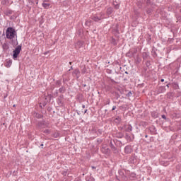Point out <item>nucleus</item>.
I'll return each instance as SVG.
<instances>
[{
	"mask_svg": "<svg viewBox=\"0 0 181 181\" xmlns=\"http://www.w3.org/2000/svg\"><path fill=\"white\" fill-rule=\"evenodd\" d=\"M134 13H135V15H136L137 16H139V13L138 11L134 10Z\"/></svg>",
	"mask_w": 181,
	"mask_h": 181,
	"instance_id": "nucleus-39",
	"label": "nucleus"
},
{
	"mask_svg": "<svg viewBox=\"0 0 181 181\" xmlns=\"http://www.w3.org/2000/svg\"><path fill=\"white\" fill-rule=\"evenodd\" d=\"M83 87H87V85L84 84V85H83Z\"/></svg>",
	"mask_w": 181,
	"mask_h": 181,
	"instance_id": "nucleus-57",
	"label": "nucleus"
},
{
	"mask_svg": "<svg viewBox=\"0 0 181 181\" xmlns=\"http://www.w3.org/2000/svg\"><path fill=\"white\" fill-rule=\"evenodd\" d=\"M86 181H95V180L94 179V177H93V176H91V175H90L86 177Z\"/></svg>",
	"mask_w": 181,
	"mask_h": 181,
	"instance_id": "nucleus-15",
	"label": "nucleus"
},
{
	"mask_svg": "<svg viewBox=\"0 0 181 181\" xmlns=\"http://www.w3.org/2000/svg\"><path fill=\"white\" fill-rule=\"evenodd\" d=\"M111 43L113 46H117L118 45V40H115V38H112Z\"/></svg>",
	"mask_w": 181,
	"mask_h": 181,
	"instance_id": "nucleus-10",
	"label": "nucleus"
},
{
	"mask_svg": "<svg viewBox=\"0 0 181 181\" xmlns=\"http://www.w3.org/2000/svg\"><path fill=\"white\" fill-rule=\"evenodd\" d=\"M107 15H111L114 12V8L112 7H109L107 9Z\"/></svg>",
	"mask_w": 181,
	"mask_h": 181,
	"instance_id": "nucleus-9",
	"label": "nucleus"
},
{
	"mask_svg": "<svg viewBox=\"0 0 181 181\" xmlns=\"http://www.w3.org/2000/svg\"><path fill=\"white\" fill-rule=\"evenodd\" d=\"M72 76H76L77 80L80 78V70L78 69H76L73 72H72Z\"/></svg>",
	"mask_w": 181,
	"mask_h": 181,
	"instance_id": "nucleus-4",
	"label": "nucleus"
},
{
	"mask_svg": "<svg viewBox=\"0 0 181 181\" xmlns=\"http://www.w3.org/2000/svg\"><path fill=\"white\" fill-rule=\"evenodd\" d=\"M71 70H73V66H71Z\"/></svg>",
	"mask_w": 181,
	"mask_h": 181,
	"instance_id": "nucleus-60",
	"label": "nucleus"
},
{
	"mask_svg": "<svg viewBox=\"0 0 181 181\" xmlns=\"http://www.w3.org/2000/svg\"><path fill=\"white\" fill-rule=\"evenodd\" d=\"M125 73H126V74H128V72H127V71H126Z\"/></svg>",
	"mask_w": 181,
	"mask_h": 181,
	"instance_id": "nucleus-63",
	"label": "nucleus"
},
{
	"mask_svg": "<svg viewBox=\"0 0 181 181\" xmlns=\"http://www.w3.org/2000/svg\"><path fill=\"white\" fill-rule=\"evenodd\" d=\"M40 146H43V144H40Z\"/></svg>",
	"mask_w": 181,
	"mask_h": 181,
	"instance_id": "nucleus-61",
	"label": "nucleus"
},
{
	"mask_svg": "<svg viewBox=\"0 0 181 181\" xmlns=\"http://www.w3.org/2000/svg\"><path fill=\"white\" fill-rule=\"evenodd\" d=\"M112 141L115 146H119V148H121V146H122V142L121 141L117 139H113Z\"/></svg>",
	"mask_w": 181,
	"mask_h": 181,
	"instance_id": "nucleus-5",
	"label": "nucleus"
},
{
	"mask_svg": "<svg viewBox=\"0 0 181 181\" xmlns=\"http://www.w3.org/2000/svg\"><path fill=\"white\" fill-rule=\"evenodd\" d=\"M129 162L130 163H135V157H134V156L130 157Z\"/></svg>",
	"mask_w": 181,
	"mask_h": 181,
	"instance_id": "nucleus-23",
	"label": "nucleus"
},
{
	"mask_svg": "<svg viewBox=\"0 0 181 181\" xmlns=\"http://www.w3.org/2000/svg\"><path fill=\"white\" fill-rule=\"evenodd\" d=\"M142 57L144 60H146V59L149 57V54H148V52H143Z\"/></svg>",
	"mask_w": 181,
	"mask_h": 181,
	"instance_id": "nucleus-17",
	"label": "nucleus"
},
{
	"mask_svg": "<svg viewBox=\"0 0 181 181\" xmlns=\"http://www.w3.org/2000/svg\"><path fill=\"white\" fill-rule=\"evenodd\" d=\"M126 56L127 57H134V55H132V53L131 52V51L129 50V52H127V54H126Z\"/></svg>",
	"mask_w": 181,
	"mask_h": 181,
	"instance_id": "nucleus-25",
	"label": "nucleus"
},
{
	"mask_svg": "<svg viewBox=\"0 0 181 181\" xmlns=\"http://www.w3.org/2000/svg\"><path fill=\"white\" fill-rule=\"evenodd\" d=\"M5 67L9 68L12 66V60L9 59L4 64Z\"/></svg>",
	"mask_w": 181,
	"mask_h": 181,
	"instance_id": "nucleus-8",
	"label": "nucleus"
},
{
	"mask_svg": "<svg viewBox=\"0 0 181 181\" xmlns=\"http://www.w3.org/2000/svg\"><path fill=\"white\" fill-rule=\"evenodd\" d=\"M113 5L115 6V8L119 9V4H115V2H113Z\"/></svg>",
	"mask_w": 181,
	"mask_h": 181,
	"instance_id": "nucleus-29",
	"label": "nucleus"
},
{
	"mask_svg": "<svg viewBox=\"0 0 181 181\" xmlns=\"http://www.w3.org/2000/svg\"><path fill=\"white\" fill-rule=\"evenodd\" d=\"M69 64L71 65V64H72V62H69Z\"/></svg>",
	"mask_w": 181,
	"mask_h": 181,
	"instance_id": "nucleus-62",
	"label": "nucleus"
},
{
	"mask_svg": "<svg viewBox=\"0 0 181 181\" xmlns=\"http://www.w3.org/2000/svg\"><path fill=\"white\" fill-rule=\"evenodd\" d=\"M110 147L112 149L113 153H119V151H118V148H117V146H115V144H114V141H112V140L110 141Z\"/></svg>",
	"mask_w": 181,
	"mask_h": 181,
	"instance_id": "nucleus-3",
	"label": "nucleus"
},
{
	"mask_svg": "<svg viewBox=\"0 0 181 181\" xmlns=\"http://www.w3.org/2000/svg\"><path fill=\"white\" fill-rule=\"evenodd\" d=\"M151 117L153 118H158V112L156 111L151 112Z\"/></svg>",
	"mask_w": 181,
	"mask_h": 181,
	"instance_id": "nucleus-20",
	"label": "nucleus"
},
{
	"mask_svg": "<svg viewBox=\"0 0 181 181\" xmlns=\"http://www.w3.org/2000/svg\"><path fill=\"white\" fill-rule=\"evenodd\" d=\"M62 175H63L64 176H66V175H67V172L64 171V172L62 173Z\"/></svg>",
	"mask_w": 181,
	"mask_h": 181,
	"instance_id": "nucleus-44",
	"label": "nucleus"
},
{
	"mask_svg": "<svg viewBox=\"0 0 181 181\" xmlns=\"http://www.w3.org/2000/svg\"><path fill=\"white\" fill-rule=\"evenodd\" d=\"M166 87H168V88H169V84H167V85H166Z\"/></svg>",
	"mask_w": 181,
	"mask_h": 181,
	"instance_id": "nucleus-56",
	"label": "nucleus"
},
{
	"mask_svg": "<svg viewBox=\"0 0 181 181\" xmlns=\"http://www.w3.org/2000/svg\"><path fill=\"white\" fill-rule=\"evenodd\" d=\"M37 4H39V0H37L36 1V5H37Z\"/></svg>",
	"mask_w": 181,
	"mask_h": 181,
	"instance_id": "nucleus-53",
	"label": "nucleus"
},
{
	"mask_svg": "<svg viewBox=\"0 0 181 181\" xmlns=\"http://www.w3.org/2000/svg\"><path fill=\"white\" fill-rule=\"evenodd\" d=\"M8 2V0H2L1 1V4L2 5H6V3Z\"/></svg>",
	"mask_w": 181,
	"mask_h": 181,
	"instance_id": "nucleus-33",
	"label": "nucleus"
},
{
	"mask_svg": "<svg viewBox=\"0 0 181 181\" xmlns=\"http://www.w3.org/2000/svg\"><path fill=\"white\" fill-rule=\"evenodd\" d=\"M146 67H149V66H151V62L147 61V62H146Z\"/></svg>",
	"mask_w": 181,
	"mask_h": 181,
	"instance_id": "nucleus-34",
	"label": "nucleus"
},
{
	"mask_svg": "<svg viewBox=\"0 0 181 181\" xmlns=\"http://www.w3.org/2000/svg\"><path fill=\"white\" fill-rule=\"evenodd\" d=\"M50 0H42V3H49Z\"/></svg>",
	"mask_w": 181,
	"mask_h": 181,
	"instance_id": "nucleus-41",
	"label": "nucleus"
},
{
	"mask_svg": "<svg viewBox=\"0 0 181 181\" xmlns=\"http://www.w3.org/2000/svg\"><path fill=\"white\" fill-rule=\"evenodd\" d=\"M117 110V106H113L112 108V111H115Z\"/></svg>",
	"mask_w": 181,
	"mask_h": 181,
	"instance_id": "nucleus-42",
	"label": "nucleus"
},
{
	"mask_svg": "<svg viewBox=\"0 0 181 181\" xmlns=\"http://www.w3.org/2000/svg\"><path fill=\"white\" fill-rule=\"evenodd\" d=\"M91 23H93V21L91 20H88L86 21L85 25L86 26H91Z\"/></svg>",
	"mask_w": 181,
	"mask_h": 181,
	"instance_id": "nucleus-22",
	"label": "nucleus"
},
{
	"mask_svg": "<svg viewBox=\"0 0 181 181\" xmlns=\"http://www.w3.org/2000/svg\"><path fill=\"white\" fill-rule=\"evenodd\" d=\"M47 53H49V52H45L44 54H47Z\"/></svg>",
	"mask_w": 181,
	"mask_h": 181,
	"instance_id": "nucleus-55",
	"label": "nucleus"
},
{
	"mask_svg": "<svg viewBox=\"0 0 181 181\" xmlns=\"http://www.w3.org/2000/svg\"><path fill=\"white\" fill-rule=\"evenodd\" d=\"M173 88H174L175 90H179L180 88L179 87V84L175 83V84H174V86H173Z\"/></svg>",
	"mask_w": 181,
	"mask_h": 181,
	"instance_id": "nucleus-27",
	"label": "nucleus"
},
{
	"mask_svg": "<svg viewBox=\"0 0 181 181\" xmlns=\"http://www.w3.org/2000/svg\"><path fill=\"white\" fill-rule=\"evenodd\" d=\"M128 95H132V92H129Z\"/></svg>",
	"mask_w": 181,
	"mask_h": 181,
	"instance_id": "nucleus-46",
	"label": "nucleus"
},
{
	"mask_svg": "<svg viewBox=\"0 0 181 181\" xmlns=\"http://www.w3.org/2000/svg\"><path fill=\"white\" fill-rule=\"evenodd\" d=\"M76 35L78 36H82L83 35V29H79L78 32L76 33Z\"/></svg>",
	"mask_w": 181,
	"mask_h": 181,
	"instance_id": "nucleus-24",
	"label": "nucleus"
},
{
	"mask_svg": "<svg viewBox=\"0 0 181 181\" xmlns=\"http://www.w3.org/2000/svg\"><path fill=\"white\" fill-rule=\"evenodd\" d=\"M115 137L116 138H119V139L124 138V134L122 132H117L115 134Z\"/></svg>",
	"mask_w": 181,
	"mask_h": 181,
	"instance_id": "nucleus-11",
	"label": "nucleus"
},
{
	"mask_svg": "<svg viewBox=\"0 0 181 181\" xmlns=\"http://www.w3.org/2000/svg\"><path fill=\"white\" fill-rule=\"evenodd\" d=\"M111 82L112 83H116L115 81H114V79H111Z\"/></svg>",
	"mask_w": 181,
	"mask_h": 181,
	"instance_id": "nucleus-49",
	"label": "nucleus"
},
{
	"mask_svg": "<svg viewBox=\"0 0 181 181\" xmlns=\"http://www.w3.org/2000/svg\"><path fill=\"white\" fill-rule=\"evenodd\" d=\"M3 49L4 50H8V49H9V46H8L6 44H4Z\"/></svg>",
	"mask_w": 181,
	"mask_h": 181,
	"instance_id": "nucleus-28",
	"label": "nucleus"
},
{
	"mask_svg": "<svg viewBox=\"0 0 181 181\" xmlns=\"http://www.w3.org/2000/svg\"><path fill=\"white\" fill-rule=\"evenodd\" d=\"M59 92L61 93V94H64V93H66V87L62 86V87L59 89Z\"/></svg>",
	"mask_w": 181,
	"mask_h": 181,
	"instance_id": "nucleus-14",
	"label": "nucleus"
},
{
	"mask_svg": "<svg viewBox=\"0 0 181 181\" xmlns=\"http://www.w3.org/2000/svg\"><path fill=\"white\" fill-rule=\"evenodd\" d=\"M87 110H86L85 111H84V114H86L87 113Z\"/></svg>",
	"mask_w": 181,
	"mask_h": 181,
	"instance_id": "nucleus-54",
	"label": "nucleus"
},
{
	"mask_svg": "<svg viewBox=\"0 0 181 181\" xmlns=\"http://www.w3.org/2000/svg\"><path fill=\"white\" fill-rule=\"evenodd\" d=\"M21 50H22V45L17 46L15 50L13 51V60H16V59H18V56H19V54L21 53Z\"/></svg>",
	"mask_w": 181,
	"mask_h": 181,
	"instance_id": "nucleus-2",
	"label": "nucleus"
},
{
	"mask_svg": "<svg viewBox=\"0 0 181 181\" xmlns=\"http://www.w3.org/2000/svg\"><path fill=\"white\" fill-rule=\"evenodd\" d=\"M82 108H86V105H83Z\"/></svg>",
	"mask_w": 181,
	"mask_h": 181,
	"instance_id": "nucleus-51",
	"label": "nucleus"
},
{
	"mask_svg": "<svg viewBox=\"0 0 181 181\" xmlns=\"http://www.w3.org/2000/svg\"><path fill=\"white\" fill-rule=\"evenodd\" d=\"M37 127L38 128L41 129L46 128V123L45 122V121L38 122Z\"/></svg>",
	"mask_w": 181,
	"mask_h": 181,
	"instance_id": "nucleus-7",
	"label": "nucleus"
},
{
	"mask_svg": "<svg viewBox=\"0 0 181 181\" xmlns=\"http://www.w3.org/2000/svg\"><path fill=\"white\" fill-rule=\"evenodd\" d=\"M124 152L125 153H127V155L131 153L132 152V147L131 146H127L124 148Z\"/></svg>",
	"mask_w": 181,
	"mask_h": 181,
	"instance_id": "nucleus-6",
	"label": "nucleus"
},
{
	"mask_svg": "<svg viewBox=\"0 0 181 181\" xmlns=\"http://www.w3.org/2000/svg\"><path fill=\"white\" fill-rule=\"evenodd\" d=\"M97 135H101L103 134V131L101 129H98L96 132Z\"/></svg>",
	"mask_w": 181,
	"mask_h": 181,
	"instance_id": "nucleus-32",
	"label": "nucleus"
},
{
	"mask_svg": "<svg viewBox=\"0 0 181 181\" xmlns=\"http://www.w3.org/2000/svg\"><path fill=\"white\" fill-rule=\"evenodd\" d=\"M160 81L161 83H163V81H165V79H161Z\"/></svg>",
	"mask_w": 181,
	"mask_h": 181,
	"instance_id": "nucleus-52",
	"label": "nucleus"
},
{
	"mask_svg": "<svg viewBox=\"0 0 181 181\" xmlns=\"http://www.w3.org/2000/svg\"><path fill=\"white\" fill-rule=\"evenodd\" d=\"M60 97H61V98H63V95H62Z\"/></svg>",
	"mask_w": 181,
	"mask_h": 181,
	"instance_id": "nucleus-59",
	"label": "nucleus"
},
{
	"mask_svg": "<svg viewBox=\"0 0 181 181\" xmlns=\"http://www.w3.org/2000/svg\"><path fill=\"white\" fill-rule=\"evenodd\" d=\"M92 19L95 22H99V21H101V17L94 16L93 18H92Z\"/></svg>",
	"mask_w": 181,
	"mask_h": 181,
	"instance_id": "nucleus-18",
	"label": "nucleus"
},
{
	"mask_svg": "<svg viewBox=\"0 0 181 181\" xmlns=\"http://www.w3.org/2000/svg\"><path fill=\"white\" fill-rule=\"evenodd\" d=\"M132 54L134 56V54H136V53L138 52V49H134L133 51L130 50Z\"/></svg>",
	"mask_w": 181,
	"mask_h": 181,
	"instance_id": "nucleus-26",
	"label": "nucleus"
},
{
	"mask_svg": "<svg viewBox=\"0 0 181 181\" xmlns=\"http://www.w3.org/2000/svg\"><path fill=\"white\" fill-rule=\"evenodd\" d=\"M59 133H54L53 134H52V136L54 137V138H59Z\"/></svg>",
	"mask_w": 181,
	"mask_h": 181,
	"instance_id": "nucleus-31",
	"label": "nucleus"
},
{
	"mask_svg": "<svg viewBox=\"0 0 181 181\" xmlns=\"http://www.w3.org/2000/svg\"><path fill=\"white\" fill-rule=\"evenodd\" d=\"M91 168L93 169V170H94V169H97V168L95 167V166H91Z\"/></svg>",
	"mask_w": 181,
	"mask_h": 181,
	"instance_id": "nucleus-47",
	"label": "nucleus"
},
{
	"mask_svg": "<svg viewBox=\"0 0 181 181\" xmlns=\"http://www.w3.org/2000/svg\"><path fill=\"white\" fill-rule=\"evenodd\" d=\"M16 105H13V107H15Z\"/></svg>",
	"mask_w": 181,
	"mask_h": 181,
	"instance_id": "nucleus-64",
	"label": "nucleus"
},
{
	"mask_svg": "<svg viewBox=\"0 0 181 181\" xmlns=\"http://www.w3.org/2000/svg\"><path fill=\"white\" fill-rule=\"evenodd\" d=\"M62 181H69V180L64 178Z\"/></svg>",
	"mask_w": 181,
	"mask_h": 181,
	"instance_id": "nucleus-50",
	"label": "nucleus"
},
{
	"mask_svg": "<svg viewBox=\"0 0 181 181\" xmlns=\"http://www.w3.org/2000/svg\"><path fill=\"white\" fill-rule=\"evenodd\" d=\"M86 71H87V69L86 68H83L81 71L82 74H85Z\"/></svg>",
	"mask_w": 181,
	"mask_h": 181,
	"instance_id": "nucleus-35",
	"label": "nucleus"
},
{
	"mask_svg": "<svg viewBox=\"0 0 181 181\" xmlns=\"http://www.w3.org/2000/svg\"><path fill=\"white\" fill-rule=\"evenodd\" d=\"M105 151V153H110V148H106Z\"/></svg>",
	"mask_w": 181,
	"mask_h": 181,
	"instance_id": "nucleus-40",
	"label": "nucleus"
},
{
	"mask_svg": "<svg viewBox=\"0 0 181 181\" xmlns=\"http://www.w3.org/2000/svg\"><path fill=\"white\" fill-rule=\"evenodd\" d=\"M119 175H120L122 176V177H124V178L127 177H125V175H124V172H122V170H119Z\"/></svg>",
	"mask_w": 181,
	"mask_h": 181,
	"instance_id": "nucleus-30",
	"label": "nucleus"
},
{
	"mask_svg": "<svg viewBox=\"0 0 181 181\" xmlns=\"http://www.w3.org/2000/svg\"><path fill=\"white\" fill-rule=\"evenodd\" d=\"M138 6H139V9H141V8H142V3L139 2L138 3Z\"/></svg>",
	"mask_w": 181,
	"mask_h": 181,
	"instance_id": "nucleus-38",
	"label": "nucleus"
},
{
	"mask_svg": "<svg viewBox=\"0 0 181 181\" xmlns=\"http://www.w3.org/2000/svg\"><path fill=\"white\" fill-rule=\"evenodd\" d=\"M125 138H126L127 141H129V142H131V141H132V138L128 134H125Z\"/></svg>",
	"mask_w": 181,
	"mask_h": 181,
	"instance_id": "nucleus-21",
	"label": "nucleus"
},
{
	"mask_svg": "<svg viewBox=\"0 0 181 181\" xmlns=\"http://www.w3.org/2000/svg\"><path fill=\"white\" fill-rule=\"evenodd\" d=\"M44 134H50V130L49 129L44 130Z\"/></svg>",
	"mask_w": 181,
	"mask_h": 181,
	"instance_id": "nucleus-36",
	"label": "nucleus"
},
{
	"mask_svg": "<svg viewBox=\"0 0 181 181\" xmlns=\"http://www.w3.org/2000/svg\"><path fill=\"white\" fill-rule=\"evenodd\" d=\"M6 37L9 40H11V45L16 46L18 45V33L15 30V28L13 27L7 28L6 30Z\"/></svg>",
	"mask_w": 181,
	"mask_h": 181,
	"instance_id": "nucleus-1",
	"label": "nucleus"
},
{
	"mask_svg": "<svg viewBox=\"0 0 181 181\" xmlns=\"http://www.w3.org/2000/svg\"><path fill=\"white\" fill-rule=\"evenodd\" d=\"M161 117H162L163 119H166V115H162Z\"/></svg>",
	"mask_w": 181,
	"mask_h": 181,
	"instance_id": "nucleus-43",
	"label": "nucleus"
},
{
	"mask_svg": "<svg viewBox=\"0 0 181 181\" xmlns=\"http://www.w3.org/2000/svg\"><path fill=\"white\" fill-rule=\"evenodd\" d=\"M37 118H42V115H37Z\"/></svg>",
	"mask_w": 181,
	"mask_h": 181,
	"instance_id": "nucleus-45",
	"label": "nucleus"
},
{
	"mask_svg": "<svg viewBox=\"0 0 181 181\" xmlns=\"http://www.w3.org/2000/svg\"><path fill=\"white\" fill-rule=\"evenodd\" d=\"M110 103H111V100L110 99H107L106 105H110Z\"/></svg>",
	"mask_w": 181,
	"mask_h": 181,
	"instance_id": "nucleus-37",
	"label": "nucleus"
},
{
	"mask_svg": "<svg viewBox=\"0 0 181 181\" xmlns=\"http://www.w3.org/2000/svg\"><path fill=\"white\" fill-rule=\"evenodd\" d=\"M55 86L56 87H62V80H57L55 81Z\"/></svg>",
	"mask_w": 181,
	"mask_h": 181,
	"instance_id": "nucleus-16",
	"label": "nucleus"
},
{
	"mask_svg": "<svg viewBox=\"0 0 181 181\" xmlns=\"http://www.w3.org/2000/svg\"><path fill=\"white\" fill-rule=\"evenodd\" d=\"M115 122L116 124H119V122H121V117L117 116L115 119Z\"/></svg>",
	"mask_w": 181,
	"mask_h": 181,
	"instance_id": "nucleus-19",
	"label": "nucleus"
},
{
	"mask_svg": "<svg viewBox=\"0 0 181 181\" xmlns=\"http://www.w3.org/2000/svg\"><path fill=\"white\" fill-rule=\"evenodd\" d=\"M132 131V126L131 124H128L126 126V132H131Z\"/></svg>",
	"mask_w": 181,
	"mask_h": 181,
	"instance_id": "nucleus-13",
	"label": "nucleus"
},
{
	"mask_svg": "<svg viewBox=\"0 0 181 181\" xmlns=\"http://www.w3.org/2000/svg\"><path fill=\"white\" fill-rule=\"evenodd\" d=\"M113 2H115V5H117V4H119V3L117 2V1H116V0H115V1H114Z\"/></svg>",
	"mask_w": 181,
	"mask_h": 181,
	"instance_id": "nucleus-48",
	"label": "nucleus"
},
{
	"mask_svg": "<svg viewBox=\"0 0 181 181\" xmlns=\"http://www.w3.org/2000/svg\"><path fill=\"white\" fill-rule=\"evenodd\" d=\"M42 6L44 7V9H49V7L50 6L49 3H42Z\"/></svg>",
	"mask_w": 181,
	"mask_h": 181,
	"instance_id": "nucleus-12",
	"label": "nucleus"
},
{
	"mask_svg": "<svg viewBox=\"0 0 181 181\" xmlns=\"http://www.w3.org/2000/svg\"><path fill=\"white\" fill-rule=\"evenodd\" d=\"M145 138H148V135H146V136H145Z\"/></svg>",
	"mask_w": 181,
	"mask_h": 181,
	"instance_id": "nucleus-58",
	"label": "nucleus"
}]
</instances>
